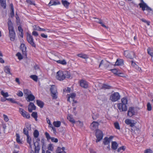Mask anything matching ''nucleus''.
<instances>
[{
  "mask_svg": "<svg viewBox=\"0 0 153 153\" xmlns=\"http://www.w3.org/2000/svg\"><path fill=\"white\" fill-rule=\"evenodd\" d=\"M67 119L70 122L72 123V124H73V125L76 123H77L79 122L80 124L81 123L79 120H78L77 121H75L74 119L72 117V116L71 115H69L67 117Z\"/></svg>",
  "mask_w": 153,
  "mask_h": 153,
  "instance_id": "nucleus-13",
  "label": "nucleus"
},
{
  "mask_svg": "<svg viewBox=\"0 0 153 153\" xmlns=\"http://www.w3.org/2000/svg\"><path fill=\"white\" fill-rule=\"evenodd\" d=\"M34 30H36L38 31H45L46 30L44 28H42L40 27L39 26H37L36 25L35 26V27L34 28Z\"/></svg>",
  "mask_w": 153,
  "mask_h": 153,
  "instance_id": "nucleus-41",
  "label": "nucleus"
},
{
  "mask_svg": "<svg viewBox=\"0 0 153 153\" xmlns=\"http://www.w3.org/2000/svg\"><path fill=\"white\" fill-rule=\"evenodd\" d=\"M60 4V2L58 1H55L54 0H51L48 4V5L50 6L53 5H56L58 4Z\"/></svg>",
  "mask_w": 153,
  "mask_h": 153,
  "instance_id": "nucleus-15",
  "label": "nucleus"
},
{
  "mask_svg": "<svg viewBox=\"0 0 153 153\" xmlns=\"http://www.w3.org/2000/svg\"><path fill=\"white\" fill-rule=\"evenodd\" d=\"M148 53L152 57H153V51L152 49L149 47L147 49Z\"/></svg>",
  "mask_w": 153,
  "mask_h": 153,
  "instance_id": "nucleus-34",
  "label": "nucleus"
},
{
  "mask_svg": "<svg viewBox=\"0 0 153 153\" xmlns=\"http://www.w3.org/2000/svg\"><path fill=\"white\" fill-rule=\"evenodd\" d=\"M103 143L105 145H109L110 143V140L107 137H105L104 139Z\"/></svg>",
  "mask_w": 153,
  "mask_h": 153,
  "instance_id": "nucleus-25",
  "label": "nucleus"
},
{
  "mask_svg": "<svg viewBox=\"0 0 153 153\" xmlns=\"http://www.w3.org/2000/svg\"><path fill=\"white\" fill-rule=\"evenodd\" d=\"M11 6V9L12 10L11 13H10V16L11 17L13 18L14 16V8L13 5L12 4H11L10 5Z\"/></svg>",
  "mask_w": 153,
  "mask_h": 153,
  "instance_id": "nucleus-31",
  "label": "nucleus"
},
{
  "mask_svg": "<svg viewBox=\"0 0 153 153\" xmlns=\"http://www.w3.org/2000/svg\"><path fill=\"white\" fill-rule=\"evenodd\" d=\"M112 87L107 84H103L101 87V89L104 90L110 89L112 88Z\"/></svg>",
  "mask_w": 153,
  "mask_h": 153,
  "instance_id": "nucleus-21",
  "label": "nucleus"
},
{
  "mask_svg": "<svg viewBox=\"0 0 153 153\" xmlns=\"http://www.w3.org/2000/svg\"><path fill=\"white\" fill-rule=\"evenodd\" d=\"M16 141L18 143H22V142L20 141V136L18 134L16 133Z\"/></svg>",
  "mask_w": 153,
  "mask_h": 153,
  "instance_id": "nucleus-39",
  "label": "nucleus"
},
{
  "mask_svg": "<svg viewBox=\"0 0 153 153\" xmlns=\"http://www.w3.org/2000/svg\"><path fill=\"white\" fill-rule=\"evenodd\" d=\"M56 153H66L64 151H61V148L59 147H57L56 151Z\"/></svg>",
  "mask_w": 153,
  "mask_h": 153,
  "instance_id": "nucleus-35",
  "label": "nucleus"
},
{
  "mask_svg": "<svg viewBox=\"0 0 153 153\" xmlns=\"http://www.w3.org/2000/svg\"><path fill=\"white\" fill-rule=\"evenodd\" d=\"M95 134L97 138L96 140V143H98L102 139L103 134L101 130L99 129H97L96 130Z\"/></svg>",
  "mask_w": 153,
  "mask_h": 153,
  "instance_id": "nucleus-4",
  "label": "nucleus"
},
{
  "mask_svg": "<svg viewBox=\"0 0 153 153\" xmlns=\"http://www.w3.org/2000/svg\"><path fill=\"white\" fill-rule=\"evenodd\" d=\"M4 72L7 74L12 75V74L10 71V69L9 67L8 66H7L4 67Z\"/></svg>",
  "mask_w": 153,
  "mask_h": 153,
  "instance_id": "nucleus-23",
  "label": "nucleus"
},
{
  "mask_svg": "<svg viewBox=\"0 0 153 153\" xmlns=\"http://www.w3.org/2000/svg\"><path fill=\"white\" fill-rule=\"evenodd\" d=\"M27 137V142L28 143H30L31 142V138L30 137L29 135L26 136Z\"/></svg>",
  "mask_w": 153,
  "mask_h": 153,
  "instance_id": "nucleus-50",
  "label": "nucleus"
},
{
  "mask_svg": "<svg viewBox=\"0 0 153 153\" xmlns=\"http://www.w3.org/2000/svg\"><path fill=\"white\" fill-rule=\"evenodd\" d=\"M61 122L60 121H54L53 122V125L56 127H59L61 125Z\"/></svg>",
  "mask_w": 153,
  "mask_h": 153,
  "instance_id": "nucleus-30",
  "label": "nucleus"
},
{
  "mask_svg": "<svg viewBox=\"0 0 153 153\" xmlns=\"http://www.w3.org/2000/svg\"><path fill=\"white\" fill-rule=\"evenodd\" d=\"M79 57L82 58L84 59H87L88 58V57L87 55L86 54H83L81 53L77 55Z\"/></svg>",
  "mask_w": 153,
  "mask_h": 153,
  "instance_id": "nucleus-36",
  "label": "nucleus"
},
{
  "mask_svg": "<svg viewBox=\"0 0 153 153\" xmlns=\"http://www.w3.org/2000/svg\"><path fill=\"white\" fill-rule=\"evenodd\" d=\"M112 72L117 75L118 71L116 69H111L110 70Z\"/></svg>",
  "mask_w": 153,
  "mask_h": 153,
  "instance_id": "nucleus-58",
  "label": "nucleus"
},
{
  "mask_svg": "<svg viewBox=\"0 0 153 153\" xmlns=\"http://www.w3.org/2000/svg\"><path fill=\"white\" fill-rule=\"evenodd\" d=\"M61 2L62 4L67 9L68 8L70 4V3L67 0H62Z\"/></svg>",
  "mask_w": 153,
  "mask_h": 153,
  "instance_id": "nucleus-18",
  "label": "nucleus"
},
{
  "mask_svg": "<svg viewBox=\"0 0 153 153\" xmlns=\"http://www.w3.org/2000/svg\"><path fill=\"white\" fill-rule=\"evenodd\" d=\"M141 2L139 4L140 7L142 9V10L144 11L146 10L147 11H152V9L147 5V4L145 3L143 0H140Z\"/></svg>",
  "mask_w": 153,
  "mask_h": 153,
  "instance_id": "nucleus-3",
  "label": "nucleus"
},
{
  "mask_svg": "<svg viewBox=\"0 0 153 153\" xmlns=\"http://www.w3.org/2000/svg\"><path fill=\"white\" fill-rule=\"evenodd\" d=\"M58 93H51V96L53 99L56 100L58 97Z\"/></svg>",
  "mask_w": 153,
  "mask_h": 153,
  "instance_id": "nucleus-33",
  "label": "nucleus"
},
{
  "mask_svg": "<svg viewBox=\"0 0 153 153\" xmlns=\"http://www.w3.org/2000/svg\"><path fill=\"white\" fill-rule=\"evenodd\" d=\"M16 56L18 57V59L20 60L23 59V57L20 52H18L16 54Z\"/></svg>",
  "mask_w": 153,
  "mask_h": 153,
  "instance_id": "nucleus-44",
  "label": "nucleus"
},
{
  "mask_svg": "<svg viewBox=\"0 0 153 153\" xmlns=\"http://www.w3.org/2000/svg\"><path fill=\"white\" fill-rule=\"evenodd\" d=\"M8 100L10 102L12 103H16L15 101H14V100L12 98H2V97L1 98V101L2 102H4L6 101V100Z\"/></svg>",
  "mask_w": 153,
  "mask_h": 153,
  "instance_id": "nucleus-19",
  "label": "nucleus"
},
{
  "mask_svg": "<svg viewBox=\"0 0 153 153\" xmlns=\"http://www.w3.org/2000/svg\"><path fill=\"white\" fill-rule=\"evenodd\" d=\"M141 20L142 22L146 23L148 25H150V22L149 21H147L144 19H142Z\"/></svg>",
  "mask_w": 153,
  "mask_h": 153,
  "instance_id": "nucleus-55",
  "label": "nucleus"
},
{
  "mask_svg": "<svg viewBox=\"0 0 153 153\" xmlns=\"http://www.w3.org/2000/svg\"><path fill=\"white\" fill-rule=\"evenodd\" d=\"M20 49L22 51L24 58H27V47L24 43H22L20 46Z\"/></svg>",
  "mask_w": 153,
  "mask_h": 153,
  "instance_id": "nucleus-7",
  "label": "nucleus"
},
{
  "mask_svg": "<svg viewBox=\"0 0 153 153\" xmlns=\"http://www.w3.org/2000/svg\"><path fill=\"white\" fill-rule=\"evenodd\" d=\"M41 142L42 143V150L44 149V147L45 146V140L44 137H42V138L41 139Z\"/></svg>",
  "mask_w": 153,
  "mask_h": 153,
  "instance_id": "nucleus-51",
  "label": "nucleus"
},
{
  "mask_svg": "<svg viewBox=\"0 0 153 153\" xmlns=\"http://www.w3.org/2000/svg\"><path fill=\"white\" fill-rule=\"evenodd\" d=\"M120 98V95L118 92H115L112 94L110 97V99L113 102H116Z\"/></svg>",
  "mask_w": 153,
  "mask_h": 153,
  "instance_id": "nucleus-6",
  "label": "nucleus"
},
{
  "mask_svg": "<svg viewBox=\"0 0 153 153\" xmlns=\"http://www.w3.org/2000/svg\"><path fill=\"white\" fill-rule=\"evenodd\" d=\"M144 153H153V151L150 149H147L145 150Z\"/></svg>",
  "mask_w": 153,
  "mask_h": 153,
  "instance_id": "nucleus-56",
  "label": "nucleus"
},
{
  "mask_svg": "<svg viewBox=\"0 0 153 153\" xmlns=\"http://www.w3.org/2000/svg\"><path fill=\"white\" fill-rule=\"evenodd\" d=\"M50 90L51 93L58 92L57 88L54 85H51Z\"/></svg>",
  "mask_w": 153,
  "mask_h": 153,
  "instance_id": "nucleus-17",
  "label": "nucleus"
},
{
  "mask_svg": "<svg viewBox=\"0 0 153 153\" xmlns=\"http://www.w3.org/2000/svg\"><path fill=\"white\" fill-rule=\"evenodd\" d=\"M126 149V148L124 146H122L119 148L117 150V151L118 152H120L121 150H123V151H124Z\"/></svg>",
  "mask_w": 153,
  "mask_h": 153,
  "instance_id": "nucleus-53",
  "label": "nucleus"
},
{
  "mask_svg": "<svg viewBox=\"0 0 153 153\" xmlns=\"http://www.w3.org/2000/svg\"><path fill=\"white\" fill-rule=\"evenodd\" d=\"M32 34L35 36V37H37L39 36V34L36 31H33L32 32Z\"/></svg>",
  "mask_w": 153,
  "mask_h": 153,
  "instance_id": "nucleus-64",
  "label": "nucleus"
},
{
  "mask_svg": "<svg viewBox=\"0 0 153 153\" xmlns=\"http://www.w3.org/2000/svg\"><path fill=\"white\" fill-rule=\"evenodd\" d=\"M65 78H69L71 76V73L70 72L65 71H64Z\"/></svg>",
  "mask_w": 153,
  "mask_h": 153,
  "instance_id": "nucleus-29",
  "label": "nucleus"
},
{
  "mask_svg": "<svg viewBox=\"0 0 153 153\" xmlns=\"http://www.w3.org/2000/svg\"><path fill=\"white\" fill-rule=\"evenodd\" d=\"M123 64V59H117L115 62V65H120Z\"/></svg>",
  "mask_w": 153,
  "mask_h": 153,
  "instance_id": "nucleus-26",
  "label": "nucleus"
},
{
  "mask_svg": "<svg viewBox=\"0 0 153 153\" xmlns=\"http://www.w3.org/2000/svg\"><path fill=\"white\" fill-rule=\"evenodd\" d=\"M28 131L27 128H24L23 130V133L26 136L29 135Z\"/></svg>",
  "mask_w": 153,
  "mask_h": 153,
  "instance_id": "nucleus-47",
  "label": "nucleus"
},
{
  "mask_svg": "<svg viewBox=\"0 0 153 153\" xmlns=\"http://www.w3.org/2000/svg\"><path fill=\"white\" fill-rule=\"evenodd\" d=\"M128 111H130L131 113H133L135 114V112L134 110V107H130L128 108Z\"/></svg>",
  "mask_w": 153,
  "mask_h": 153,
  "instance_id": "nucleus-48",
  "label": "nucleus"
},
{
  "mask_svg": "<svg viewBox=\"0 0 153 153\" xmlns=\"http://www.w3.org/2000/svg\"><path fill=\"white\" fill-rule=\"evenodd\" d=\"M135 114L134 113H131L129 111H128L127 115L128 116H129L130 117H131L132 116Z\"/></svg>",
  "mask_w": 153,
  "mask_h": 153,
  "instance_id": "nucleus-63",
  "label": "nucleus"
},
{
  "mask_svg": "<svg viewBox=\"0 0 153 153\" xmlns=\"http://www.w3.org/2000/svg\"><path fill=\"white\" fill-rule=\"evenodd\" d=\"M22 115L26 119H29L30 117V114L26 111H25L24 113L22 114Z\"/></svg>",
  "mask_w": 153,
  "mask_h": 153,
  "instance_id": "nucleus-27",
  "label": "nucleus"
},
{
  "mask_svg": "<svg viewBox=\"0 0 153 153\" xmlns=\"http://www.w3.org/2000/svg\"><path fill=\"white\" fill-rule=\"evenodd\" d=\"M76 96V94L74 93H73L70 94V95L69 96L70 97H71L72 99H73Z\"/></svg>",
  "mask_w": 153,
  "mask_h": 153,
  "instance_id": "nucleus-61",
  "label": "nucleus"
},
{
  "mask_svg": "<svg viewBox=\"0 0 153 153\" xmlns=\"http://www.w3.org/2000/svg\"><path fill=\"white\" fill-rule=\"evenodd\" d=\"M1 95H2L3 97L4 98H6L9 96V95L7 92L4 93L3 91L2 90L1 91Z\"/></svg>",
  "mask_w": 153,
  "mask_h": 153,
  "instance_id": "nucleus-38",
  "label": "nucleus"
},
{
  "mask_svg": "<svg viewBox=\"0 0 153 153\" xmlns=\"http://www.w3.org/2000/svg\"><path fill=\"white\" fill-rule=\"evenodd\" d=\"M25 99L27 102H30L33 101L35 99V96L32 94H29L25 97Z\"/></svg>",
  "mask_w": 153,
  "mask_h": 153,
  "instance_id": "nucleus-14",
  "label": "nucleus"
},
{
  "mask_svg": "<svg viewBox=\"0 0 153 153\" xmlns=\"http://www.w3.org/2000/svg\"><path fill=\"white\" fill-rule=\"evenodd\" d=\"M28 107H31V108L33 110H35L36 109V106H35L33 102H30L28 106Z\"/></svg>",
  "mask_w": 153,
  "mask_h": 153,
  "instance_id": "nucleus-40",
  "label": "nucleus"
},
{
  "mask_svg": "<svg viewBox=\"0 0 153 153\" xmlns=\"http://www.w3.org/2000/svg\"><path fill=\"white\" fill-rule=\"evenodd\" d=\"M26 128L28 130H30L31 129V125L29 124L28 123H25Z\"/></svg>",
  "mask_w": 153,
  "mask_h": 153,
  "instance_id": "nucleus-49",
  "label": "nucleus"
},
{
  "mask_svg": "<svg viewBox=\"0 0 153 153\" xmlns=\"http://www.w3.org/2000/svg\"><path fill=\"white\" fill-rule=\"evenodd\" d=\"M31 116L33 118L38 117L37 112H33L31 114Z\"/></svg>",
  "mask_w": 153,
  "mask_h": 153,
  "instance_id": "nucleus-57",
  "label": "nucleus"
},
{
  "mask_svg": "<svg viewBox=\"0 0 153 153\" xmlns=\"http://www.w3.org/2000/svg\"><path fill=\"white\" fill-rule=\"evenodd\" d=\"M45 135L47 138V140H49L51 139V137L50 136L49 134L47 132H45Z\"/></svg>",
  "mask_w": 153,
  "mask_h": 153,
  "instance_id": "nucleus-52",
  "label": "nucleus"
},
{
  "mask_svg": "<svg viewBox=\"0 0 153 153\" xmlns=\"http://www.w3.org/2000/svg\"><path fill=\"white\" fill-rule=\"evenodd\" d=\"M99 114L97 113H93L92 114V118L94 120H96L97 118H98L99 117Z\"/></svg>",
  "mask_w": 153,
  "mask_h": 153,
  "instance_id": "nucleus-37",
  "label": "nucleus"
},
{
  "mask_svg": "<svg viewBox=\"0 0 153 153\" xmlns=\"http://www.w3.org/2000/svg\"><path fill=\"white\" fill-rule=\"evenodd\" d=\"M52 142L57 143L58 142V140L57 138H55L54 137H51V139Z\"/></svg>",
  "mask_w": 153,
  "mask_h": 153,
  "instance_id": "nucleus-59",
  "label": "nucleus"
},
{
  "mask_svg": "<svg viewBox=\"0 0 153 153\" xmlns=\"http://www.w3.org/2000/svg\"><path fill=\"white\" fill-rule=\"evenodd\" d=\"M26 2L30 5H35L36 4L34 2L30 0H26Z\"/></svg>",
  "mask_w": 153,
  "mask_h": 153,
  "instance_id": "nucleus-60",
  "label": "nucleus"
},
{
  "mask_svg": "<svg viewBox=\"0 0 153 153\" xmlns=\"http://www.w3.org/2000/svg\"><path fill=\"white\" fill-rule=\"evenodd\" d=\"M53 149V147L52 146V144H50L49 146L48 147V150L52 151Z\"/></svg>",
  "mask_w": 153,
  "mask_h": 153,
  "instance_id": "nucleus-62",
  "label": "nucleus"
},
{
  "mask_svg": "<svg viewBox=\"0 0 153 153\" xmlns=\"http://www.w3.org/2000/svg\"><path fill=\"white\" fill-rule=\"evenodd\" d=\"M7 25L9 30V36L11 41H13L15 40L16 37V33L14 30L13 24L11 20L8 19Z\"/></svg>",
  "mask_w": 153,
  "mask_h": 153,
  "instance_id": "nucleus-1",
  "label": "nucleus"
},
{
  "mask_svg": "<svg viewBox=\"0 0 153 153\" xmlns=\"http://www.w3.org/2000/svg\"><path fill=\"white\" fill-rule=\"evenodd\" d=\"M36 102L37 105L40 108H42L43 107L44 105V103L42 101L39 100H36Z\"/></svg>",
  "mask_w": 153,
  "mask_h": 153,
  "instance_id": "nucleus-22",
  "label": "nucleus"
},
{
  "mask_svg": "<svg viewBox=\"0 0 153 153\" xmlns=\"http://www.w3.org/2000/svg\"><path fill=\"white\" fill-rule=\"evenodd\" d=\"M27 40L28 42L30 44L32 47L36 48V45L34 42V39L32 36L30 34L27 33Z\"/></svg>",
  "mask_w": 153,
  "mask_h": 153,
  "instance_id": "nucleus-5",
  "label": "nucleus"
},
{
  "mask_svg": "<svg viewBox=\"0 0 153 153\" xmlns=\"http://www.w3.org/2000/svg\"><path fill=\"white\" fill-rule=\"evenodd\" d=\"M30 77L32 79L35 81L36 82L38 80V76L36 75H30Z\"/></svg>",
  "mask_w": 153,
  "mask_h": 153,
  "instance_id": "nucleus-43",
  "label": "nucleus"
},
{
  "mask_svg": "<svg viewBox=\"0 0 153 153\" xmlns=\"http://www.w3.org/2000/svg\"><path fill=\"white\" fill-rule=\"evenodd\" d=\"M147 110L148 111H151L152 109V107L150 103L149 102L147 105Z\"/></svg>",
  "mask_w": 153,
  "mask_h": 153,
  "instance_id": "nucleus-45",
  "label": "nucleus"
},
{
  "mask_svg": "<svg viewBox=\"0 0 153 153\" xmlns=\"http://www.w3.org/2000/svg\"><path fill=\"white\" fill-rule=\"evenodd\" d=\"M16 94L19 97H22L23 94V92L20 91H19Z\"/></svg>",
  "mask_w": 153,
  "mask_h": 153,
  "instance_id": "nucleus-54",
  "label": "nucleus"
},
{
  "mask_svg": "<svg viewBox=\"0 0 153 153\" xmlns=\"http://www.w3.org/2000/svg\"><path fill=\"white\" fill-rule=\"evenodd\" d=\"M34 140L33 139V142L34 146V153H39L41 147L39 143H34Z\"/></svg>",
  "mask_w": 153,
  "mask_h": 153,
  "instance_id": "nucleus-10",
  "label": "nucleus"
},
{
  "mask_svg": "<svg viewBox=\"0 0 153 153\" xmlns=\"http://www.w3.org/2000/svg\"><path fill=\"white\" fill-rule=\"evenodd\" d=\"M80 85L82 88H87L88 87V82L85 80H81L80 81Z\"/></svg>",
  "mask_w": 153,
  "mask_h": 153,
  "instance_id": "nucleus-11",
  "label": "nucleus"
},
{
  "mask_svg": "<svg viewBox=\"0 0 153 153\" xmlns=\"http://www.w3.org/2000/svg\"><path fill=\"white\" fill-rule=\"evenodd\" d=\"M56 62L58 63H60L63 65H66L67 64V62L64 59L62 60H59L56 61Z\"/></svg>",
  "mask_w": 153,
  "mask_h": 153,
  "instance_id": "nucleus-42",
  "label": "nucleus"
},
{
  "mask_svg": "<svg viewBox=\"0 0 153 153\" xmlns=\"http://www.w3.org/2000/svg\"><path fill=\"white\" fill-rule=\"evenodd\" d=\"M118 146V144L116 141H112L111 142V148L112 150H115L117 149Z\"/></svg>",
  "mask_w": 153,
  "mask_h": 153,
  "instance_id": "nucleus-16",
  "label": "nucleus"
},
{
  "mask_svg": "<svg viewBox=\"0 0 153 153\" xmlns=\"http://www.w3.org/2000/svg\"><path fill=\"white\" fill-rule=\"evenodd\" d=\"M23 92L25 94V96L26 95V97L29 94H31L32 93L28 89H23Z\"/></svg>",
  "mask_w": 153,
  "mask_h": 153,
  "instance_id": "nucleus-28",
  "label": "nucleus"
},
{
  "mask_svg": "<svg viewBox=\"0 0 153 153\" xmlns=\"http://www.w3.org/2000/svg\"><path fill=\"white\" fill-rule=\"evenodd\" d=\"M0 4L1 7L4 9H5L6 8V0H0Z\"/></svg>",
  "mask_w": 153,
  "mask_h": 153,
  "instance_id": "nucleus-20",
  "label": "nucleus"
},
{
  "mask_svg": "<svg viewBox=\"0 0 153 153\" xmlns=\"http://www.w3.org/2000/svg\"><path fill=\"white\" fill-rule=\"evenodd\" d=\"M124 54L126 57L131 59H133L135 57V53L133 51L129 53L127 51H125Z\"/></svg>",
  "mask_w": 153,
  "mask_h": 153,
  "instance_id": "nucleus-8",
  "label": "nucleus"
},
{
  "mask_svg": "<svg viewBox=\"0 0 153 153\" xmlns=\"http://www.w3.org/2000/svg\"><path fill=\"white\" fill-rule=\"evenodd\" d=\"M64 72L59 71L56 74V79L60 81L64 80L65 79Z\"/></svg>",
  "mask_w": 153,
  "mask_h": 153,
  "instance_id": "nucleus-9",
  "label": "nucleus"
},
{
  "mask_svg": "<svg viewBox=\"0 0 153 153\" xmlns=\"http://www.w3.org/2000/svg\"><path fill=\"white\" fill-rule=\"evenodd\" d=\"M121 103L118 104L117 106L120 111H126L127 110V107L126 104L127 103V100L126 98H123L121 99Z\"/></svg>",
  "mask_w": 153,
  "mask_h": 153,
  "instance_id": "nucleus-2",
  "label": "nucleus"
},
{
  "mask_svg": "<svg viewBox=\"0 0 153 153\" xmlns=\"http://www.w3.org/2000/svg\"><path fill=\"white\" fill-rule=\"evenodd\" d=\"M134 121L129 119H126L125 121V123L127 125H130V127H132L134 126L135 123H134Z\"/></svg>",
  "mask_w": 153,
  "mask_h": 153,
  "instance_id": "nucleus-12",
  "label": "nucleus"
},
{
  "mask_svg": "<svg viewBox=\"0 0 153 153\" xmlns=\"http://www.w3.org/2000/svg\"><path fill=\"white\" fill-rule=\"evenodd\" d=\"M99 123L98 122L96 121H94L91 124V126L94 128L96 129V130L98 128Z\"/></svg>",
  "mask_w": 153,
  "mask_h": 153,
  "instance_id": "nucleus-24",
  "label": "nucleus"
},
{
  "mask_svg": "<svg viewBox=\"0 0 153 153\" xmlns=\"http://www.w3.org/2000/svg\"><path fill=\"white\" fill-rule=\"evenodd\" d=\"M114 126L115 128L118 130H120V127L119 123L117 122H116L114 123Z\"/></svg>",
  "mask_w": 153,
  "mask_h": 153,
  "instance_id": "nucleus-46",
  "label": "nucleus"
},
{
  "mask_svg": "<svg viewBox=\"0 0 153 153\" xmlns=\"http://www.w3.org/2000/svg\"><path fill=\"white\" fill-rule=\"evenodd\" d=\"M33 135L34 138H38L39 135V133L38 130L36 129L34 131L33 133Z\"/></svg>",
  "mask_w": 153,
  "mask_h": 153,
  "instance_id": "nucleus-32",
  "label": "nucleus"
}]
</instances>
